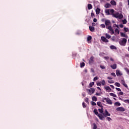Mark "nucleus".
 Returning <instances> with one entry per match:
<instances>
[{"label": "nucleus", "instance_id": "39448f33", "mask_svg": "<svg viewBox=\"0 0 129 129\" xmlns=\"http://www.w3.org/2000/svg\"><path fill=\"white\" fill-rule=\"evenodd\" d=\"M94 63V57L91 56L89 59V65H92Z\"/></svg>", "mask_w": 129, "mask_h": 129}, {"label": "nucleus", "instance_id": "393cba45", "mask_svg": "<svg viewBox=\"0 0 129 129\" xmlns=\"http://www.w3.org/2000/svg\"><path fill=\"white\" fill-rule=\"evenodd\" d=\"M110 7H111L110 4L107 3L105 5V8H106V9H108V8H110Z\"/></svg>", "mask_w": 129, "mask_h": 129}, {"label": "nucleus", "instance_id": "37998d69", "mask_svg": "<svg viewBox=\"0 0 129 129\" xmlns=\"http://www.w3.org/2000/svg\"><path fill=\"white\" fill-rule=\"evenodd\" d=\"M91 104H92V105H93V106H94L96 105V103H95V102H93V101H92V102H91Z\"/></svg>", "mask_w": 129, "mask_h": 129}, {"label": "nucleus", "instance_id": "c85d7f7f", "mask_svg": "<svg viewBox=\"0 0 129 129\" xmlns=\"http://www.w3.org/2000/svg\"><path fill=\"white\" fill-rule=\"evenodd\" d=\"M92 5L91 4H88V10H92Z\"/></svg>", "mask_w": 129, "mask_h": 129}, {"label": "nucleus", "instance_id": "dca6fc26", "mask_svg": "<svg viewBox=\"0 0 129 129\" xmlns=\"http://www.w3.org/2000/svg\"><path fill=\"white\" fill-rule=\"evenodd\" d=\"M105 13H106V14L107 16H109V15H110V10L109 9H107V10H105Z\"/></svg>", "mask_w": 129, "mask_h": 129}, {"label": "nucleus", "instance_id": "20e7f679", "mask_svg": "<svg viewBox=\"0 0 129 129\" xmlns=\"http://www.w3.org/2000/svg\"><path fill=\"white\" fill-rule=\"evenodd\" d=\"M105 25L106 27H109V26H111V22L109 20H105Z\"/></svg>", "mask_w": 129, "mask_h": 129}, {"label": "nucleus", "instance_id": "a18cd8bd", "mask_svg": "<svg viewBox=\"0 0 129 129\" xmlns=\"http://www.w3.org/2000/svg\"><path fill=\"white\" fill-rule=\"evenodd\" d=\"M111 75H112V76H113L114 77H116V75H115V73H112L111 74Z\"/></svg>", "mask_w": 129, "mask_h": 129}, {"label": "nucleus", "instance_id": "2eb2a0df", "mask_svg": "<svg viewBox=\"0 0 129 129\" xmlns=\"http://www.w3.org/2000/svg\"><path fill=\"white\" fill-rule=\"evenodd\" d=\"M96 15H99V14H100V9H99V8L96 9Z\"/></svg>", "mask_w": 129, "mask_h": 129}, {"label": "nucleus", "instance_id": "a19ab883", "mask_svg": "<svg viewBox=\"0 0 129 129\" xmlns=\"http://www.w3.org/2000/svg\"><path fill=\"white\" fill-rule=\"evenodd\" d=\"M94 127H93V129H96L97 128V126L96 125V124L95 123H93Z\"/></svg>", "mask_w": 129, "mask_h": 129}, {"label": "nucleus", "instance_id": "4be33fe9", "mask_svg": "<svg viewBox=\"0 0 129 129\" xmlns=\"http://www.w3.org/2000/svg\"><path fill=\"white\" fill-rule=\"evenodd\" d=\"M98 111L100 112V113L103 114V107H102L101 109H98Z\"/></svg>", "mask_w": 129, "mask_h": 129}, {"label": "nucleus", "instance_id": "c756f323", "mask_svg": "<svg viewBox=\"0 0 129 129\" xmlns=\"http://www.w3.org/2000/svg\"><path fill=\"white\" fill-rule=\"evenodd\" d=\"M114 85L115 86H117V87H120V84L119 83H117V82H116L115 84H114Z\"/></svg>", "mask_w": 129, "mask_h": 129}, {"label": "nucleus", "instance_id": "49530a36", "mask_svg": "<svg viewBox=\"0 0 129 129\" xmlns=\"http://www.w3.org/2000/svg\"><path fill=\"white\" fill-rule=\"evenodd\" d=\"M106 119H107L108 121H110L111 120V118L109 117H107Z\"/></svg>", "mask_w": 129, "mask_h": 129}, {"label": "nucleus", "instance_id": "423d86ee", "mask_svg": "<svg viewBox=\"0 0 129 129\" xmlns=\"http://www.w3.org/2000/svg\"><path fill=\"white\" fill-rule=\"evenodd\" d=\"M103 115L105 117H106L107 116H110V113H109L106 109L105 110V113H103Z\"/></svg>", "mask_w": 129, "mask_h": 129}, {"label": "nucleus", "instance_id": "f8f14e48", "mask_svg": "<svg viewBox=\"0 0 129 129\" xmlns=\"http://www.w3.org/2000/svg\"><path fill=\"white\" fill-rule=\"evenodd\" d=\"M119 15V13H118V12H117L114 14H112V17H113V18H116V19L118 18V16Z\"/></svg>", "mask_w": 129, "mask_h": 129}, {"label": "nucleus", "instance_id": "e2e57ef3", "mask_svg": "<svg viewBox=\"0 0 129 129\" xmlns=\"http://www.w3.org/2000/svg\"><path fill=\"white\" fill-rule=\"evenodd\" d=\"M113 27H116V28H119V27H118V25H116V24H114V25H113Z\"/></svg>", "mask_w": 129, "mask_h": 129}, {"label": "nucleus", "instance_id": "f257e3e1", "mask_svg": "<svg viewBox=\"0 0 129 129\" xmlns=\"http://www.w3.org/2000/svg\"><path fill=\"white\" fill-rule=\"evenodd\" d=\"M103 102H105V101L108 103V104H112V101L109 98H103L102 100Z\"/></svg>", "mask_w": 129, "mask_h": 129}, {"label": "nucleus", "instance_id": "338daca9", "mask_svg": "<svg viewBox=\"0 0 129 129\" xmlns=\"http://www.w3.org/2000/svg\"><path fill=\"white\" fill-rule=\"evenodd\" d=\"M91 72H92L93 73H94L95 71L93 69H91Z\"/></svg>", "mask_w": 129, "mask_h": 129}, {"label": "nucleus", "instance_id": "6e6552de", "mask_svg": "<svg viewBox=\"0 0 129 129\" xmlns=\"http://www.w3.org/2000/svg\"><path fill=\"white\" fill-rule=\"evenodd\" d=\"M121 84H122V85H123V86H124V87H125V88H126L127 89H128V87L127 86V85L125 84V82L124 81V80H121Z\"/></svg>", "mask_w": 129, "mask_h": 129}, {"label": "nucleus", "instance_id": "f3484780", "mask_svg": "<svg viewBox=\"0 0 129 129\" xmlns=\"http://www.w3.org/2000/svg\"><path fill=\"white\" fill-rule=\"evenodd\" d=\"M120 35L121 37H123L124 38H127V35H125L122 32H120Z\"/></svg>", "mask_w": 129, "mask_h": 129}, {"label": "nucleus", "instance_id": "1a4fd4ad", "mask_svg": "<svg viewBox=\"0 0 129 129\" xmlns=\"http://www.w3.org/2000/svg\"><path fill=\"white\" fill-rule=\"evenodd\" d=\"M101 40H102V41L103 42H104V43H108L109 41L107 39H106V38L104 36H102L101 37Z\"/></svg>", "mask_w": 129, "mask_h": 129}, {"label": "nucleus", "instance_id": "09e8293b", "mask_svg": "<svg viewBox=\"0 0 129 129\" xmlns=\"http://www.w3.org/2000/svg\"><path fill=\"white\" fill-rule=\"evenodd\" d=\"M97 86H101V82L97 83Z\"/></svg>", "mask_w": 129, "mask_h": 129}, {"label": "nucleus", "instance_id": "5fc2aeb1", "mask_svg": "<svg viewBox=\"0 0 129 129\" xmlns=\"http://www.w3.org/2000/svg\"><path fill=\"white\" fill-rule=\"evenodd\" d=\"M94 17H95V15H94V13H91V17L92 18H94Z\"/></svg>", "mask_w": 129, "mask_h": 129}, {"label": "nucleus", "instance_id": "6e6d98bb", "mask_svg": "<svg viewBox=\"0 0 129 129\" xmlns=\"http://www.w3.org/2000/svg\"><path fill=\"white\" fill-rule=\"evenodd\" d=\"M119 95H123V92H121V91L119 92Z\"/></svg>", "mask_w": 129, "mask_h": 129}, {"label": "nucleus", "instance_id": "2f4dec72", "mask_svg": "<svg viewBox=\"0 0 129 129\" xmlns=\"http://www.w3.org/2000/svg\"><path fill=\"white\" fill-rule=\"evenodd\" d=\"M94 113L96 114V115H98L99 114L98 113V111H97V109H95L94 110Z\"/></svg>", "mask_w": 129, "mask_h": 129}, {"label": "nucleus", "instance_id": "de8ad7c7", "mask_svg": "<svg viewBox=\"0 0 129 129\" xmlns=\"http://www.w3.org/2000/svg\"><path fill=\"white\" fill-rule=\"evenodd\" d=\"M82 105H83V107L84 108H85V107H86V106L85 105V103L83 102Z\"/></svg>", "mask_w": 129, "mask_h": 129}, {"label": "nucleus", "instance_id": "72a5a7b5", "mask_svg": "<svg viewBox=\"0 0 129 129\" xmlns=\"http://www.w3.org/2000/svg\"><path fill=\"white\" fill-rule=\"evenodd\" d=\"M84 66H85V63H84V62H81L80 63V67H81V68H82V67H84Z\"/></svg>", "mask_w": 129, "mask_h": 129}, {"label": "nucleus", "instance_id": "473e14b6", "mask_svg": "<svg viewBox=\"0 0 129 129\" xmlns=\"http://www.w3.org/2000/svg\"><path fill=\"white\" fill-rule=\"evenodd\" d=\"M122 22L123 25H125L126 23H127V21H126V19L122 20Z\"/></svg>", "mask_w": 129, "mask_h": 129}, {"label": "nucleus", "instance_id": "b1692460", "mask_svg": "<svg viewBox=\"0 0 129 129\" xmlns=\"http://www.w3.org/2000/svg\"><path fill=\"white\" fill-rule=\"evenodd\" d=\"M89 29H90V31H91V32H93V31H94L95 30L94 27L91 26H89Z\"/></svg>", "mask_w": 129, "mask_h": 129}, {"label": "nucleus", "instance_id": "7ed1b4c3", "mask_svg": "<svg viewBox=\"0 0 129 129\" xmlns=\"http://www.w3.org/2000/svg\"><path fill=\"white\" fill-rule=\"evenodd\" d=\"M106 28L107 29V30H109L110 32H111V35H113V34H114V31L113 30L111 26L106 27Z\"/></svg>", "mask_w": 129, "mask_h": 129}, {"label": "nucleus", "instance_id": "603ef678", "mask_svg": "<svg viewBox=\"0 0 129 129\" xmlns=\"http://www.w3.org/2000/svg\"><path fill=\"white\" fill-rule=\"evenodd\" d=\"M111 40H112V41H115V37L114 36H113L111 38Z\"/></svg>", "mask_w": 129, "mask_h": 129}, {"label": "nucleus", "instance_id": "052dcab7", "mask_svg": "<svg viewBox=\"0 0 129 129\" xmlns=\"http://www.w3.org/2000/svg\"><path fill=\"white\" fill-rule=\"evenodd\" d=\"M107 79H108L109 80H111V79H112V78L110 77H107Z\"/></svg>", "mask_w": 129, "mask_h": 129}, {"label": "nucleus", "instance_id": "9b49d317", "mask_svg": "<svg viewBox=\"0 0 129 129\" xmlns=\"http://www.w3.org/2000/svg\"><path fill=\"white\" fill-rule=\"evenodd\" d=\"M95 92V89L93 88H91L89 90V94L91 95V94L94 93Z\"/></svg>", "mask_w": 129, "mask_h": 129}, {"label": "nucleus", "instance_id": "4468645a", "mask_svg": "<svg viewBox=\"0 0 129 129\" xmlns=\"http://www.w3.org/2000/svg\"><path fill=\"white\" fill-rule=\"evenodd\" d=\"M111 68H112V69H116V64L114 63L113 65H111L110 66Z\"/></svg>", "mask_w": 129, "mask_h": 129}, {"label": "nucleus", "instance_id": "c03bdc74", "mask_svg": "<svg viewBox=\"0 0 129 129\" xmlns=\"http://www.w3.org/2000/svg\"><path fill=\"white\" fill-rule=\"evenodd\" d=\"M96 80H98V77H95L94 78L93 81H96Z\"/></svg>", "mask_w": 129, "mask_h": 129}, {"label": "nucleus", "instance_id": "ea45409f", "mask_svg": "<svg viewBox=\"0 0 129 129\" xmlns=\"http://www.w3.org/2000/svg\"><path fill=\"white\" fill-rule=\"evenodd\" d=\"M93 85H94V82H91L89 84V87H92V86H93Z\"/></svg>", "mask_w": 129, "mask_h": 129}, {"label": "nucleus", "instance_id": "774afa93", "mask_svg": "<svg viewBox=\"0 0 129 129\" xmlns=\"http://www.w3.org/2000/svg\"><path fill=\"white\" fill-rule=\"evenodd\" d=\"M96 25L95 23H93L92 24V26H93V27H95V26Z\"/></svg>", "mask_w": 129, "mask_h": 129}, {"label": "nucleus", "instance_id": "f03ea898", "mask_svg": "<svg viewBox=\"0 0 129 129\" xmlns=\"http://www.w3.org/2000/svg\"><path fill=\"white\" fill-rule=\"evenodd\" d=\"M127 40L125 38H123L121 41H119L120 46H125Z\"/></svg>", "mask_w": 129, "mask_h": 129}, {"label": "nucleus", "instance_id": "7c9ffc66", "mask_svg": "<svg viewBox=\"0 0 129 129\" xmlns=\"http://www.w3.org/2000/svg\"><path fill=\"white\" fill-rule=\"evenodd\" d=\"M106 36V38H107V39H110V38H111V36L109 35V34L106 33L105 34Z\"/></svg>", "mask_w": 129, "mask_h": 129}, {"label": "nucleus", "instance_id": "864d4df0", "mask_svg": "<svg viewBox=\"0 0 129 129\" xmlns=\"http://www.w3.org/2000/svg\"><path fill=\"white\" fill-rule=\"evenodd\" d=\"M116 90H117V91H121V90L120 89V88H115Z\"/></svg>", "mask_w": 129, "mask_h": 129}, {"label": "nucleus", "instance_id": "aec40b11", "mask_svg": "<svg viewBox=\"0 0 129 129\" xmlns=\"http://www.w3.org/2000/svg\"><path fill=\"white\" fill-rule=\"evenodd\" d=\"M110 4L112 6H116V2H115V1H114V0L111 1Z\"/></svg>", "mask_w": 129, "mask_h": 129}, {"label": "nucleus", "instance_id": "a878e982", "mask_svg": "<svg viewBox=\"0 0 129 129\" xmlns=\"http://www.w3.org/2000/svg\"><path fill=\"white\" fill-rule=\"evenodd\" d=\"M92 99L93 101H97V98H96V97H95V96H94L93 97H92Z\"/></svg>", "mask_w": 129, "mask_h": 129}, {"label": "nucleus", "instance_id": "e433bc0d", "mask_svg": "<svg viewBox=\"0 0 129 129\" xmlns=\"http://www.w3.org/2000/svg\"><path fill=\"white\" fill-rule=\"evenodd\" d=\"M101 83L103 86L105 85V81L104 80H102Z\"/></svg>", "mask_w": 129, "mask_h": 129}, {"label": "nucleus", "instance_id": "c9c22d12", "mask_svg": "<svg viewBox=\"0 0 129 129\" xmlns=\"http://www.w3.org/2000/svg\"><path fill=\"white\" fill-rule=\"evenodd\" d=\"M115 33L118 35L119 34V30H118V29L116 28L115 29Z\"/></svg>", "mask_w": 129, "mask_h": 129}, {"label": "nucleus", "instance_id": "bf43d9fd", "mask_svg": "<svg viewBox=\"0 0 129 129\" xmlns=\"http://www.w3.org/2000/svg\"><path fill=\"white\" fill-rule=\"evenodd\" d=\"M101 26L102 28H105V25H104V24H101Z\"/></svg>", "mask_w": 129, "mask_h": 129}, {"label": "nucleus", "instance_id": "a211bd4d", "mask_svg": "<svg viewBox=\"0 0 129 129\" xmlns=\"http://www.w3.org/2000/svg\"><path fill=\"white\" fill-rule=\"evenodd\" d=\"M104 88L105 89H106V90H107L108 91H109V92H110L111 90V89L109 86L105 87Z\"/></svg>", "mask_w": 129, "mask_h": 129}, {"label": "nucleus", "instance_id": "f704fd0d", "mask_svg": "<svg viewBox=\"0 0 129 129\" xmlns=\"http://www.w3.org/2000/svg\"><path fill=\"white\" fill-rule=\"evenodd\" d=\"M118 18V19H121L123 18V16L122 15V14H119Z\"/></svg>", "mask_w": 129, "mask_h": 129}, {"label": "nucleus", "instance_id": "0e129e2a", "mask_svg": "<svg viewBox=\"0 0 129 129\" xmlns=\"http://www.w3.org/2000/svg\"><path fill=\"white\" fill-rule=\"evenodd\" d=\"M119 27H120V28H123V25L121 24L119 25Z\"/></svg>", "mask_w": 129, "mask_h": 129}, {"label": "nucleus", "instance_id": "412c9836", "mask_svg": "<svg viewBox=\"0 0 129 129\" xmlns=\"http://www.w3.org/2000/svg\"><path fill=\"white\" fill-rule=\"evenodd\" d=\"M92 39V37H91V36H89L87 37V41L88 42V43H90V40Z\"/></svg>", "mask_w": 129, "mask_h": 129}, {"label": "nucleus", "instance_id": "bb28decb", "mask_svg": "<svg viewBox=\"0 0 129 129\" xmlns=\"http://www.w3.org/2000/svg\"><path fill=\"white\" fill-rule=\"evenodd\" d=\"M97 104L98 106H99L100 107H103L102 105H101V102H97Z\"/></svg>", "mask_w": 129, "mask_h": 129}, {"label": "nucleus", "instance_id": "0eeeda50", "mask_svg": "<svg viewBox=\"0 0 129 129\" xmlns=\"http://www.w3.org/2000/svg\"><path fill=\"white\" fill-rule=\"evenodd\" d=\"M116 110H117V111H125V109H124V108H123V107H119L118 108H117L116 109Z\"/></svg>", "mask_w": 129, "mask_h": 129}, {"label": "nucleus", "instance_id": "6ab92c4d", "mask_svg": "<svg viewBox=\"0 0 129 129\" xmlns=\"http://www.w3.org/2000/svg\"><path fill=\"white\" fill-rule=\"evenodd\" d=\"M110 48L111 49V50H116V47H115L114 45H111L110 46Z\"/></svg>", "mask_w": 129, "mask_h": 129}, {"label": "nucleus", "instance_id": "69168bd1", "mask_svg": "<svg viewBox=\"0 0 129 129\" xmlns=\"http://www.w3.org/2000/svg\"><path fill=\"white\" fill-rule=\"evenodd\" d=\"M108 83H110V84H111V83H113L112 81H108Z\"/></svg>", "mask_w": 129, "mask_h": 129}, {"label": "nucleus", "instance_id": "ddd939ff", "mask_svg": "<svg viewBox=\"0 0 129 129\" xmlns=\"http://www.w3.org/2000/svg\"><path fill=\"white\" fill-rule=\"evenodd\" d=\"M97 116H98V117L100 118V119H101V120H103V118H104V117L103 116V115H102V114H99Z\"/></svg>", "mask_w": 129, "mask_h": 129}, {"label": "nucleus", "instance_id": "9d476101", "mask_svg": "<svg viewBox=\"0 0 129 129\" xmlns=\"http://www.w3.org/2000/svg\"><path fill=\"white\" fill-rule=\"evenodd\" d=\"M116 75L117 76L120 77L121 75H122V73H121L119 70H117L116 71Z\"/></svg>", "mask_w": 129, "mask_h": 129}, {"label": "nucleus", "instance_id": "5701e85b", "mask_svg": "<svg viewBox=\"0 0 129 129\" xmlns=\"http://www.w3.org/2000/svg\"><path fill=\"white\" fill-rule=\"evenodd\" d=\"M114 105L115 106H120V103L118 102H116L114 103Z\"/></svg>", "mask_w": 129, "mask_h": 129}, {"label": "nucleus", "instance_id": "4c0bfd02", "mask_svg": "<svg viewBox=\"0 0 129 129\" xmlns=\"http://www.w3.org/2000/svg\"><path fill=\"white\" fill-rule=\"evenodd\" d=\"M110 13L112 15H113L114 14L113 13H114V10L113 9L110 10Z\"/></svg>", "mask_w": 129, "mask_h": 129}, {"label": "nucleus", "instance_id": "8fccbe9b", "mask_svg": "<svg viewBox=\"0 0 129 129\" xmlns=\"http://www.w3.org/2000/svg\"><path fill=\"white\" fill-rule=\"evenodd\" d=\"M124 31H125L126 32H127L128 31V28L124 27Z\"/></svg>", "mask_w": 129, "mask_h": 129}, {"label": "nucleus", "instance_id": "4d7b16f0", "mask_svg": "<svg viewBox=\"0 0 129 129\" xmlns=\"http://www.w3.org/2000/svg\"><path fill=\"white\" fill-rule=\"evenodd\" d=\"M93 22L94 23H96V22H97V19H96V18H94Z\"/></svg>", "mask_w": 129, "mask_h": 129}, {"label": "nucleus", "instance_id": "13d9d810", "mask_svg": "<svg viewBox=\"0 0 129 129\" xmlns=\"http://www.w3.org/2000/svg\"><path fill=\"white\" fill-rule=\"evenodd\" d=\"M104 59H105L106 60H108V59H109V57H108V56H105L104 57Z\"/></svg>", "mask_w": 129, "mask_h": 129}, {"label": "nucleus", "instance_id": "79ce46f5", "mask_svg": "<svg viewBox=\"0 0 129 129\" xmlns=\"http://www.w3.org/2000/svg\"><path fill=\"white\" fill-rule=\"evenodd\" d=\"M85 101L87 103H89V99H88V98H86Z\"/></svg>", "mask_w": 129, "mask_h": 129}, {"label": "nucleus", "instance_id": "680f3d73", "mask_svg": "<svg viewBox=\"0 0 129 129\" xmlns=\"http://www.w3.org/2000/svg\"><path fill=\"white\" fill-rule=\"evenodd\" d=\"M110 86L111 88H112V89H114V86L113 85H111Z\"/></svg>", "mask_w": 129, "mask_h": 129}, {"label": "nucleus", "instance_id": "58836bf2", "mask_svg": "<svg viewBox=\"0 0 129 129\" xmlns=\"http://www.w3.org/2000/svg\"><path fill=\"white\" fill-rule=\"evenodd\" d=\"M125 71L127 73V74H129V70L127 69V68H125L124 69Z\"/></svg>", "mask_w": 129, "mask_h": 129}, {"label": "nucleus", "instance_id": "cd10ccee", "mask_svg": "<svg viewBox=\"0 0 129 129\" xmlns=\"http://www.w3.org/2000/svg\"><path fill=\"white\" fill-rule=\"evenodd\" d=\"M109 95H110V96H113V97H116V95L113 93H110Z\"/></svg>", "mask_w": 129, "mask_h": 129}, {"label": "nucleus", "instance_id": "3c124183", "mask_svg": "<svg viewBox=\"0 0 129 129\" xmlns=\"http://www.w3.org/2000/svg\"><path fill=\"white\" fill-rule=\"evenodd\" d=\"M100 67L101 68V69H105L104 66H100Z\"/></svg>", "mask_w": 129, "mask_h": 129}]
</instances>
